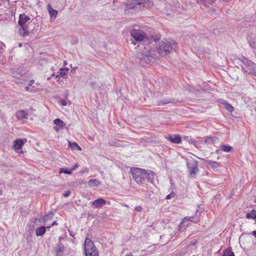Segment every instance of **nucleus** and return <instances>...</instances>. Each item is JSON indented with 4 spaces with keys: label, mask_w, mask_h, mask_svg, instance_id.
Listing matches in <instances>:
<instances>
[{
    "label": "nucleus",
    "mask_w": 256,
    "mask_h": 256,
    "mask_svg": "<svg viewBox=\"0 0 256 256\" xmlns=\"http://www.w3.org/2000/svg\"><path fill=\"white\" fill-rule=\"evenodd\" d=\"M223 256H234V254L230 250L226 249L224 252Z\"/></svg>",
    "instance_id": "obj_28"
},
{
    "label": "nucleus",
    "mask_w": 256,
    "mask_h": 256,
    "mask_svg": "<svg viewBox=\"0 0 256 256\" xmlns=\"http://www.w3.org/2000/svg\"><path fill=\"white\" fill-rule=\"evenodd\" d=\"M238 60L242 63L241 66L244 72L256 74V64L254 63L243 56L239 58Z\"/></svg>",
    "instance_id": "obj_3"
},
{
    "label": "nucleus",
    "mask_w": 256,
    "mask_h": 256,
    "mask_svg": "<svg viewBox=\"0 0 256 256\" xmlns=\"http://www.w3.org/2000/svg\"><path fill=\"white\" fill-rule=\"evenodd\" d=\"M186 166L190 176L194 177L198 170V162L193 159L188 160H187Z\"/></svg>",
    "instance_id": "obj_7"
},
{
    "label": "nucleus",
    "mask_w": 256,
    "mask_h": 256,
    "mask_svg": "<svg viewBox=\"0 0 256 256\" xmlns=\"http://www.w3.org/2000/svg\"><path fill=\"white\" fill-rule=\"evenodd\" d=\"M130 35L138 42L142 41L146 36V34L142 30L136 29L131 30Z\"/></svg>",
    "instance_id": "obj_8"
},
{
    "label": "nucleus",
    "mask_w": 256,
    "mask_h": 256,
    "mask_svg": "<svg viewBox=\"0 0 256 256\" xmlns=\"http://www.w3.org/2000/svg\"><path fill=\"white\" fill-rule=\"evenodd\" d=\"M19 46H22V44H20Z\"/></svg>",
    "instance_id": "obj_47"
},
{
    "label": "nucleus",
    "mask_w": 256,
    "mask_h": 256,
    "mask_svg": "<svg viewBox=\"0 0 256 256\" xmlns=\"http://www.w3.org/2000/svg\"><path fill=\"white\" fill-rule=\"evenodd\" d=\"M156 58L154 56V52L148 50L144 54H142L139 60V64L142 66H145L148 64H151L154 62Z\"/></svg>",
    "instance_id": "obj_5"
},
{
    "label": "nucleus",
    "mask_w": 256,
    "mask_h": 256,
    "mask_svg": "<svg viewBox=\"0 0 256 256\" xmlns=\"http://www.w3.org/2000/svg\"><path fill=\"white\" fill-rule=\"evenodd\" d=\"M126 256H133L132 253H129L128 254H126Z\"/></svg>",
    "instance_id": "obj_41"
},
{
    "label": "nucleus",
    "mask_w": 256,
    "mask_h": 256,
    "mask_svg": "<svg viewBox=\"0 0 256 256\" xmlns=\"http://www.w3.org/2000/svg\"><path fill=\"white\" fill-rule=\"evenodd\" d=\"M60 102L61 104L63 106H66L68 104H70V101L69 100H68V99H66V100L60 99Z\"/></svg>",
    "instance_id": "obj_29"
},
{
    "label": "nucleus",
    "mask_w": 256,
    "mask_h": 256,
    "mask_svg": "<svg viewBox=\"0 0 256 256\" xmlns=\"http://www.w3.org/2000/svg\"><path fill=\"white\" fill-rule=\"evenodd\" d=\"M70 194V192L69 191V190H67L66 191L64 194V197H68V196Z\"/></svg>",
    "instance_id": "obj_35"
},
{
    "label": "nucleus",
    "mask_w": 256,
    "mask_h": 256,
    "mask_svg": "<svg viewBox=\"0 0 256 256\" xmlns=\"http://www.w3.org/2000/svg\"><path fill=\"white\" fill-rule=\"evenodd\" d=\"M48 10L50 17V20H54L58 14V11L53 9L50 4L48 6Z\"/></svg>",
    "instance_id": "obj_12"
},
{
    "label": "nucleus",
    "mask_w": 256,
    "mask_h": 256,
    "mask_svg": "<svg viewBox=\"0 0 256 256\" xmlns=\"http://www.w3.org/2000/svg\"><path fill=\"white\" fill-rule=\"evenodd\" d=\"M197 91L199 92L198 90H194V92L196 94V93H197Z\"/></svg>",
    "instance_id": "obj_43"
},
{
    "label": "nucleus",
    "mask_w": 256,
    "mask_h": 256,
    "mask_svg": "<svg viewBox=\"0 0 256 256\" xmlns=\"http://www.w3.org/2000/svg\"><path fill=\"white\" fill-rule=\"evenodd\" d=\"M68 68H60L59 70V74H57L56 76V78H60V76H62V78H66V76H67V74H66V72L68 71Z\"/></svg>",
    "instance_id": "obj_21"
},
{
    "label": "nucleus",
    "mask_w": 256,
    "mask_h": 256,
    "mask_svg": "<svg viewBox=\"0 0 256 256\" xmlns=\"http://www.w3.org/2000/svg\"><path fill=\"white\" fill-rule=\"evenodd\" d=\"M56 224H57L56 222V221H54V222H52V225H51L50 227H51V226H54V225H56Z\"/></svg>",
    "instance_id": "obj_38"
},
{
    "label": "nucleus",
    "mask_w": 256,
    "mask_h": 256,
    "mask_svg": "<svg viewBox=\"0 0 256 256\" xmlns=\"http://www.w3.org/2000/svg\"><path fill=\"white\" fill-rule=\"evenodd\" d=\"M36 221L37 220V221L39 222H41V221H42V219H40V218H36Z\"/></svg>",
    "instance_id": "obj_39"
},
{
    "label": "nucleus",
    "mask_w": 256,
    "mask_h": 256,
    "mask_svg": "<svg viewBox=\"0 0 256 256\" xmlns=\"http://www.w3.org/2000/svg\"><path fill=\"white\" fill-rule=\"evenodd\" d=\"M16 116L18 120L27 119L28 114L26 110H21L16 112Z\"/></svg>",
    "instance_id": "obj_15"
},
{
    "label": "nucleus",
    "mask_w": 256,
    "mask_h": 256,
    "mask_svg": "<svg viewBox=\"0 0 256 256\" xmlns=\"http://www.w3.org/2000/svg\"><path fill=\"white\" fill-rule=\"evenodd\" d=\"M206 163L214 170H216L222 166L220 163L216 161L208 160H206Z\"/></svg>",
    "instance_id": "obj_16"
},
{
    "label": "nucleus",
    "mask_w": 256,
    "mask_h": 256,
    "mask_svg": "<svg viewBox=\"0 0 256 256\" xmlns=\"http://www.w3.org/2000/svg\"><path fill=\"white\" fill-rule=\"evenodd\" d=\"M218 139L216 136H206L204 138V141L207 144H214Z\"/></svg>",
    "instance_id": "obj_18"
},
{
    "label": "nucleus",
    "mask_w": 256,
    "mask_h": 256,
    "mask_svg": "<svg viewBox=\"0 0 256 256\" xmlns=\"http://www.w3.org/2000/svg\"><path fill=\"white\" fill-rule=\"evenodd\" d=\"M168 139L174 144H180L181 142V138L179 135L168 136Z\"/></svg>",
    "instance_id": "obj_17"
},
{
    "label": "nucleus",
    "mask_w": 256,
    "mask_h": 256,
    "mask_svg": "<svg viewBox=\"0 0 256 256\" xmlns=\"http://www.w3.org/2000/svg\"><path fill=\"white\" fill-rule=\"evenodd\" d=\"M54 124L56 126H54V129L56 132H58L64 128L65 126V123L60 118H56L54 120Z\"/></svg>",
    "instance_id": "obj_10"
},
{
    "label": "nucleus",
    "mask_w": 256,
    "mask_h": 256,
    "mask_svg": "<svg viewBox=\"0 0 256 256\" xmlns=\"http://www.w3.org/2000/svg\"><path fill=\"white\" fill-rule=\"evenodd\" d=\"M192 244V246H194V244H195V243H192V244Z\"/></svg>",
    "instance_id": "obj_45"
},
{
    "label": "nucleus",
    "mask_w": 256,
    "mask_h": 256,
    "mask_svg": "<svg viewBox=\"0 0 256 256\" xmlns=\"http://www.w3.org/2000/svg\"><path fill=\"white\" fill-rule=\"evenodd\" d=\"M255 219H256V218Z\"/></svg>",
    "instance_id": "obj_50"
},
{
    "label": "nucleus",
    "mask_w": 256,
    "mask_h": 256,
    "mask_svg": "<svg viewBox=\"0 0 256 256\" xmlns=\"http://www.w3.org/2000/svg\"><path fill=\"white\" fill-rule=\"evenodd\" d=\"M255 224H256V222H255Z\"/></svg>",
    "instance_id": "obj_49"
},
{
    "label": "nucleus",
    "mask_w": 256,
    "mask_h": 256,
    "mask_svg": "<svg viewBox=\"0 0 256 256\" xmlns=\"http://www.w3.org/2000/svg\"><path fill=\"white\" fill-rule=\"evenodd\" d=\"M98 182L96 179H91L88 182V184H89V186H93V185L97 186Z\"/></svg>",
    "instance_id": "obj_31"
},
{
    "label": "nucleus",
    "mask_w": 256,
    "mask_h": 256,
    "mask_svg": "<svg viewBox=\"0 0 256 256\" xmlns=\"http://www.w3.org/2000/svg\"><path fill=\"white\" fill-rule=\"evenodd\" d=\"M90 84L92 86V88L94 90H98V88H99V86L98 85H96V84L95 82H90Z\"/></svg>",
    "instance_id": "obj_32"
},
{
    "label": "nucleus",
    "mask_w": 256,
    "mask_h": 256,
    "mask_svg": "<svg viewBox=\"0 0 256 256\" xmlns=\"http://www.w3.org/2000/svg\"><path fill=\"white\" fill-rule=\"evenodd\" d=\"M172 102V100L170 99H164L158 102V106H163L168 104Z\"/></svg>",
    "instance_id": "obj_25"
},
{
    "label": "nucleus",
    "mask_w": 256,
    "mask_h": 256,
    "mask_svg": "<svg viewBox=\"0 0 256 256\" xmlns=\"http://www.w3.org/2000/svg\"><path fill=\"white\" fill-rule=\"evenodd\" d=\"M146 0H136L128 2L126 4V9L125 12H128V10H132V12H136L142 9V7H144V4Z\"/></svg>",
    "instance_id": "obj_6"
},
{
    "label": "nucleus",
    "mask_w": 256,
    "mask_h": 256,
    "mask_svg": "<svg viewBox=\"0 0 256 256\" xmlns=\"http://www.w3.org/2000/svg\"><path fill=\"white\" fill-rule=\"evenodd\" d=\"M64 249V245L60 242L58 243L56 248V250L57 255L62 256V254L63 253Z\"/></svg>",
    "instance_id": "obj_20"
},
{
    "label": "nucleus",
    "mask_w": 256,
    "mask_h": 256,
    "mask_svg": "<svg viewBox=\"0 0 256 256\" xmlns=\"http://www.w3.org/2000/svg\"><path fill=\"white\" fill-rule=\"evenodd\" d=\"M130 172L133 178L138 184H143L146 180L153 183L154 175L153 172L138 168H131Z\"/></svg>",
    "instance_id": "obj_1"
},
{
    "label": "nucleus",
    "mask_w": 256,
    "mask_h": 256,
    "mask_svg": "<svg viewBox=\"0 0 256 256\" xmlns=\"http://www.w3.org/2000/svg\"><path fill=\"white\" fill-rule=\"evenodd\" d=\"M24 145V142L20 139L16 140L14 142L13 146L16 150H19L22 148Z\"/></svg>",
    "instance_id": "obj_19"
},
{
    "label": "nucleus",
    "mask_w": 256,
    "mask_h": 256,
    "mask_svg": "<svg viewBox=\"0 0 256 256\" xmlns=\"http://www.w3.org/2000/svg\"><path fill=\"white\" fill-rule=\"evenodd\" d=\"M78 164H75L74 165V167L72 168V170H76V168H78Z\"/></svg>",
    "instance_id": "obj_36"
},
{
    "label": "nucleus",
    "mask_w": 256,
    "mask_h": 256,
    "mask_svg": "<svg viewBox=\"0 0 256 256\" xmlns=\"http://www.w3.org/2000/svg\"><path fill=\"white\" fill-rule=\"evenodd\" d=\"M53 216V212H50L48 214L44 216L42 218V221L46 222L49 219H52Z\"/></svg>",
    "instance_id": "obj_26"
},
{
    "label": "nucleus",
    "mask_w": 256,
    "mask_h": 256,
    "mask_svg": "<svg viewBox=\"0 0 256 256\" xmlns=\"http://www.w3.org/2000/svg\"><path fill=\"white\" fill-rule=\"evenodd\" d=\"M176 48L177 44L173 40H166L160 43L158 51L161 56H166L170 52L175 50Z\"/></svg>",
    "instance_id": "obj_2"
},
{
    "label": "nucleus",
    "mask_w": 256,
    "mask_h": 256,
    "mask_svg": "<svg viewBox=\"0 0 256 256\" xmlns=\"http://www.w3.org/2000/svg\"><path fill=\"white\" fill-rule=\"evenodd\" d=\"M30 18L24 14H20L19 16L18 24L20 27L19 34L20 36L25 37L29 35L30 32L28 29V24Z\"/></svg>",
    "instance_id": "obj_4"
},
{
    "label": "nucleus",
    "mask_w": 256,
    "mask_h": 256,
    "mask_svg": "<svg viewBox=\"0 0 256 256\" xmlns=\"http://www.w3.org/2000/svg\"><path fill=\"white\" fill-rule=\"evenodd\" d=\"M254 104H256V106H254V109L256 111V101L254 102Z\"/></svg>",
    "instance_id": "obj_42"
},
{
    "label": "nucleus",
    "mask_w": 256,
    "mask_h": 256,
    "mask_svg": "<svg viewBox=\"0 0 256 256\" xmlns=\"http://www.w3.org/2000/svg\"><path fill=\"white\" fill-rule=\"evenodd\" d=\"M220 149L225 152H230L233 148L232 147L230 146L222 144L220 146Z\"/></svg>",
    "instance_id": "obj_23"
},
{
    "label": "nucleus",
    "mask_w": 256,
    "mask_h": 256,
    "mask_svg": "<svg viewBox=\"0 0 256 256\" xmlns=\"http://www.w3.org/2000/svg\"><path fill=\"white\" fill-rule=\"evenodd\" d=\"M68 145L73 150H81V148L78 146V144L76 142H69Z\"/></svg>",
    "instance_id": "obj_24"
},
{
    "label": "nucleus",
    "mask_w": 256,
    "mask_h": 256,
    "mask_svg": "<svg viewBox=\"0 0 256 256\" xmlns=\"http://www.w3.org/2000/svg\"><path fill=\"white\" fill-rule=\"evenodd\" d=\"M136 210L138 212H140L142 210V208L140 206H137L136 208Z\"/></svg>",
    "instance_id": "obj_37"
},
{
    "label": "nucleus",
    "mask_w": 256,
    "mask_h": 256,
    "mask_svg": "<svg viewBox=\"0 0 256 256\" xmlns=\"http://www.w3.org/2000/svg\"><path fill=\"white\" fill-rule=\"evenodd\" d=\"M106 200L102 198H98L92 202V205L96 208H101L106 204Z\"/></svg>",
    "instance_id": "obj_14"
},
{
    "label": "nucleus",
    "mask_w": 256,
    "mask_h": 256,
    "mask_svg": "<svg viewBox=\"0 0 256 256\" xmlns=\"http://www.w3.org/2000/svg\"><path fill=\"white\" fill-rule=\"evenodd\" d=\"M224 104L225 108L228 112H232L234 110V108L231 104L226 102L224 103Z\"/></svg>",
    "instance_id": "obj_27"
},
{
    "label": "nucleus",
    "mask_w": 256,
    "mask_h": 256,
    "mask_svg": "<svg viewBox=\"0 0 256 256\" xmlns=\"http://www.w3.org/2000/svg\"><path fill=\"white\" fill-rule=\"evenodd\" d=\"M246 217L248 219H255L256 218V210H252L250 212L246 214Z\"/></svg>",
    "instance_id": "obj_22"
},
{
    "label": "nucleus",
    "mask_w": 256,
    "mask_h": 256,
    "mask_svg": "<svg viewBox=\"0 0 256 256\" xmlns=\"http://www.w3.org/2000/svg\"><path fill=\"white\" fill-rule=\"evenodd\" d=\"M248 42L249 46L253 49V51L256 55V38H253L252 36H248Z\"/></svg>",
    "instance_id": "obj_11"
},
{
    "label": "nucleus",
    "mask_w": 256,
    "mask_h": 256,
    "mask_svg": "<svg viewBox=\"0 0 256 256\" xmlns=\"http://www.w3.org/2000/svg\"><path fill=\"white\" fill-rule=\"evenodd\" d=\"M132 43L134 44V45H136V43L134 42H132Z\"/></svg>",
    "instance_id": "obj_44"
},
{
    "label": "nucleus",
    "mask_w": 256,
    "mask_h": 256,
    "mask_svg": "<svg viewBox=\"0 0 256 256\" xmlns=\"http://www.w3.org/2000/svg\"><path fill=\"white\" fill-rule=\"evenodd\" d=\"M59 172L60 174L64 173L66 174H72V172L71 170H68V169H64V168H62L60 170Z\"/></svg>",
    "instance_id": "obj_30"
},
{
    "label": "nucleus",
    "mask_w": 256,
    "mask_h": 256,
    "mask_svg": "<svg viewBox=\"0 0 256 256\" xmlns=\"http://www.w3.org/2000/svg\"><path fill=\"white\" fill-rule=\"evenodd\" d=\"M96 248L93 242L89 238H86L84 241V253L86 256H92L90 250H94Z\"/></svg>",
    "instance_id": "obj_9"
},
{
    "label": "nucleus",
    "mask_w": 256,
    "mask_h": 256,
    "mask_svg": "<svg viewBox=\"0 0 256 256\" xmlns=\"http://www.w3.org/2000/svg\"><path fill=\"white\" fill-rule=\"evenodd\" d=\"M25 88H26V91H28V90H29V88H29V86H26Z\"/></svg>",
    "instance_id": "obj_40"
},
{
    "label": "nucleus",
    "mask_w": 256,
    "mask_h": 256,
    "mask_svg": "<svg viewBox=\"0 0 256 256\" xmlns=\"http://www.w3.org/2000/svg\"><path fill=\"white\" fill-rule=\"evenodd\" d=\"M54 76V74H53L52 75V76Z\"/></svg>",
    "instance_id": "obj_48"
},
{
    "label": "nucleus",
    "mask_w": 256,
    "mask_h": 256,
    "mask_svg": "<svg viewBox=\"0 0 256 256\" xmlns=\"http://www.w3.org/2000/svg\"><path fill=\"white\" fill-rule=\"evenodd\" d=\"M192 218H193V217H190L188 218V217H186L183 219V220L182 222V224L184 223L186 220H190L191 222H192L193 221L192 220Z\"/></svg>",
    "instance_id": "obj_34"
},
{
    "label": "nucleus",
    "mask_w": 256,
    "mask_h": 256,
    "mask_svg": "<svg viewBox=\"0 0 256 256\" xmlns=\"http://www.w3.org/2000/svg\"><path fill=\"white\" fill-rule=\"evenodd\" d=\"M50 226L45 227L44 226H41L38 227L36 230V235L37 236H43L46 230V228H50Z\"/></svg>",
    "instance_id": "obj_13"
},
{
    "label": "nucleus",
    "mask_w": 256,
    "mask_h": 256,
    "mask_svg": "<svg viewBox=\"0 0 256 256\" xmlns=\"http://www.w3.org/2000/svg\"><path fill=\"white\" fill-rule=\"evenodd\" d=\"M174 196H175L174 193V192H172L170 194H169L168 195L166 196V198L168 200L171 199L172 198H174Z\"/></svg>",
    "instance_id": "obj_33"
},
{
    "label": "nucleus",
    "mask_w": 256,
    "mask_h": 256,
    "mask_svg": "<svg viewBox=\"0 0 256 256\" xmlns=\"http://www.w3.org/2000/svg\"><path fill=\"white\" fill-rule=\"evenodd\" d=\"M50 77H48V80H50Z\"/></svg>",
    "instance_id": "obj_46"
}]
</instances>
